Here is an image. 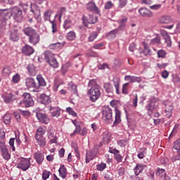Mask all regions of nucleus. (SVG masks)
<instances>
[{
  "label": "nucleus",
  "instance_id": "2",
  "mask_svg": "<svg viewBox=\"0 0 180 180\" xmlns=\"http://www.w3.org/2000/svg\"><path fill=\"white\" fill-rule=\"evenodd\" d=\"M44 60L49 64L53 68H58V62L56 58V55L50 51H46L44 53Z\"/></svg>",
  "mask_w": 180,
  "mask_h": 180
},
{
  "label": "nucleus",
  "instance_id": "6",
  "mask_svg": "<svg viewBox=\"0 0 180 180\" xmlns=\"http://www.w3.org/2000/svg\"><path fill=\"white\" fill-rule=\"evenodd\" d=\"M83 23L86 27L88 25H95L98 22V16L95 15H89L88 17L83 16Z\"/></svg>",
  "mask_w": 180,
  "mask_h": 180
},
{
  "label": "nucleus",
  "instance_id": "37",
  "mask_svg": "<svg viewBox=\"0 0 180 180\" xmlns=\"http://www.w3.org/2000/svg\"><path fill=\"white\" fill-rule=\"evenodd\" d=\"M156 175L160 178H165V176H167V173L165 172V169L158 168Z\"/></svg>",
  "mask_w": 180,
  "mask_h": 180
},
{
  "label": "nucleus",
  "instance_id": "48",
  "mask_svg": "<svg viewBox=\"0 0 180 180\" xmlns=\"http://www.w3.org/2000/svg\"><path fill=\"white\" fill-rule=\"evenodd\" d=\"M70 91L75 95H78V90L77 89V85L70 84Z\"/></svg>",
  "mask_w": 180,
  "mask_h": 180
},
{
  "label": "nucleus",
  "instance_id": "17",
  "mask_svg": "<svg viewBox=\"0 0 180 180\" xmlns=\"http://www.w3.org/2000/svg\"><path fill=\"white\" fill-rule=\"evenodd\" d=\"M25 85L27 88H36L37 89H39V86L36 84L34 79L32 77H28L25 79Z\"/></svg>",
  "mask_w": 180,
  "mask_h": 180
},
{
  "label": "nucleus",
  "instance_id": "64",
  "mask_svg": "<svg viewBox=\"0 0 180 180\" xmlns=\"http://www.w3.org/2000/svg\"><path fill=\"white\" fill-rule=\"evenodd\" d=\"M113 6V4H112V1H108L105 5V9H110Z\"/></svg>",
  "mask_w": 180,
  "mask_h": 180
},
{
  "label": "nucleus",
  "instance_id": "59",
  "mask_svg": "<svg viewBox=\"0 0 180 180\" xmlns=\"http://www.w3.org/2000/svg\"><path fill=\"white\" fill-rule=\"evenodd\" d=\"M81 133V127L79 125L76 126L75 130L72 134H70L71 136H75V134Z\"/></svg>",
  "mask_w": 180,
  "mask_h": 180
},
{
  "label": "nucleus",
  "instance_id": "40",
  "mask_svg": "<svg viewBox=\"0 0 180 180\" xmlns=\"http://www.w3.org/2000/svg\"><path fill=\"white\" fill-rule=\"evenodd\" d=\"M51 15H53V11L52 10H48L44 13V19L45 21L50 20V18H51Z\"/></svg>",
  "mask_w": 180,
  "mask_h": 180
},
{
  "label": "nucleus",
  "instance_id": "50",
  "mask_svg": "<svg viewBox=\"0 0 180 180\" xmlns=\"http://www.w3.org/2000/svg\"><path fill=\"white\" fill-rule=\"evenodd\" d=\"M12 81L14 84H18L20 81V75L19 74H15L12 79Z\"/></svg>",
  "mask_w": 180,
  "mask_h": 180
},
{
  "label": "nucleus",
  "instance_id": "53",
  "mask_svg": "<svg viewBox=\"0 0 180 180\" xmlns=\"http://www.w3.org/2000/svg\"><path fill=\"white\" fill-rule=\"evenodd\" d=\"M98 37V32H94L89 37V41H94Z\"/></svg>",
  "mask_w": 180,
  "mask_h": 180
},
{
  "label": "nucleus",
  "instance_id": "30",
  "mask_svg": "<svg viewBox=\"0 0 180 180\" xmlns=\"http://www.w3.org/2000/svg\"><path fill=\"white\" fill-rule=\"evenodd\" d=\"M147 165H137L136 167L134 168V172L135 175L137 176V175H140L141 172H143V170L144 168H146Z\"/></svg>",
  "mask_w": 180,
  "mask_h": 180
},
{
  "label": "nucleus",
  "instance_id": "62",
  "mask_svg": "<svg viewBox=\"0 0 180 180\" xmlns=\"http://www.w3.org/2000/svg\"><path fill=\"white\" fill-rule=\"evenodd\" d=\"M127 4V0H120L119 8H124Z\"/></svg>",
  "mask_w": 180,
  "mask_h": 180
},
{
  "label": "nucleus",
  "instance_id": "41",
  "mask_svg": "<svg viewBox=\"0 0 180 180\" xmlns=\"http://www.w3.org/2000/svg\"><path fill=\"white\" fill-rule=\"evenodd\" d=\"M118 32H119L118 29L113 30L107 34V37H108V39H115Z\"/></svg>",
  "mask_w": 180,
  "mask_h": 180
},
{
  "label": "nucleus",
  "instance_id": "38",
  "mask_svg": "<svg viewBox=\"0 0 180 180\" xmlns=\"http://www.w3.org/2000/svg\"><path fill=\"white\" fill-rule=\"evenodd\" d=\"M11 72V70L9 66H5L2 70V75H4V77H9Z\"/></svg>",
  "mask_w": 180,
  "mask_h": 180
},
{
  "label": "nucleus",
  "instance_id": "3",
  "mask_svg": "<svg viewBox=\"0 0 180 180\" xmlns=\"http://www.w3.org/2000/svg\"><path fill=\"white\" fill-rule=\"evenodd\" d=\"M22 96L24 98V100L21 101L19 105H22L25 108H30V106H33V105H34V101H33V98H32L30 94L24 93L22 94Z\"/></svg>",
  "mask_w": 180,
  "mask_h": 180
},
{
  "label": "nucleus",
  "instance_id": "1",
  "mask_svg": "<svg viewBox=\"0 0 180 180\" xmlns=\"http://www.w3.org/2000/svg\"><path fill=\"white\" fill-rule=\"evenodd\" d=\"M89 86H90L91 89L88 91L87 94L92 102H96L101 97V89L99 86L96 84L95 80H91L89 82Z\"/></svg>",
  "mask_w": 180,
  "mask_h": 180
},
{
  "label": "nucleus",
  "instance_id": "49",
  "mask_svg": "<svg viewBox=\"0 0 180 180\" xmlns=\"http://www.w3.org/2000/svg\"><path fill=\"white\" fill-rule=\"evenodd\" d=\"M113 84H114V86H115V89H116V92L117 94H120V91H119V86L120 85V83L119 82V80L114 79H113Z\"/></svg>",
  "mask_w": 180,
  "mask_h": 180
},
{
  "label": "nucleus",
  "instance_id": "52",
  "mask_svg": "<svg viewBox=\"0 0 180 180\" xmlns=\"http://www.w3.org/2000/svg\"><path fill=\"white\" fill-rule=\"evenodd\" d=\"M167 53L164 50H160L158 51V57L159 58H165Z\"/></svg>",
  "mask_w": 180,
  "mask_h": 180
},
{
  "label": "nucleus",
  "instance_id": "43",
  "mask_svg": "<svg viewBox=\"0 0 180 180\" xmlns=\"http://www.w3.org/2000/svg\"><path fill=\"white\" fill-rule=\"evenodd\" d=\"M95 158V154L91 153V152H87L86 155V163L88 164L90 161H92V160Z\"/></svg>",
  "mask_w": 180,
  "mask_h": 180
},
{
  "label": "nucleus",
  "instance_id": "15",
  "mask_svg": "<svg viewBox=\"0 0 180 180\" xmlns=\"http://www.w3.org/2000/svg\"><path fill=\"white\" fill-rule=\"evenodd\" d=\"M86 9L87 11H90L91 12H94L95 13H97L99 15V8L96 6V4H95V2L90 1L86 4Z\"/></svg>",
  "mask_w": 180,
  "mask_h": 180
},
{
  "label": "nucleus",
  "instance_id": "22",
  "mask_svg": "<svg viewBox=\"0 0 180 180\" xmlns=\"http://www.w3.org/2000/svg\"><path fill=\"white\" fill-rule=\"evenodd\" d=\"M15 97L13 96V94L12 93H4L3 94V99L6 103H11L12 101H13V98Z\"/></svg>",
  "mask_w": 180,
  "mask_h": 180
},
{
  "label": "nucleus",
  "instance_id": "26",
  "mask_svg": "<svg viewBox=\"0 0 180 180\" xmlns=\"http://www.w3.org/2000/svg\"><path fill=\"white\" fill-rule=\"evenodd\" d=\"M58 172H59V175H60V176H61V178H63V179H65V178H67V175H68V172H67V168L65 167V166L62 165L59 168Z\"/></svg>",
  "mask_w": 180,
  "mask_h": 180
},
{
  "label": "nucleus",
  "instance_id": "21",
  "mask_svg": "<svg viewBox=\"0 0 180 180\" xmlns=\"http://www.w3.org/2000/svg\"><path fill=\"white\" fill-rule=\"evenodd\" d=\"M22 51L25 54V56H32V53H34V49L29 45H25L22 47Z\"/></svg>",
  "mask_w": 180,
  "mask_h": 180
},
{
  "label": "nucleus",
  "instance_id": "61",
  "mask_svg": "<svg viewBox=\"0 0 180 180\" xmlns=\"http://www.w3.org/2000/svg\"><path fill=\"white\" fill-rule=\"evenodd\" d=\"M161 39L159 37H156L150 41L151 44H160Z\"/></svg>",
  "mask_w": 180,
  "mask_h": 180
},
{
  "label": "nucleus",
  "instance_id": "33",
  "mask_svg": "<svg viewBox=\"0 0 180 180\" xmlns=\"http://www.w3.org/2000/svg\"><path fill=\"white\" fill-rule=\"evenodd\" d=\"M72 26V20L71 18H68L65 20L64 23H63V29L65 30H68V29H71Z\"/></svg>",
  "mask_w": 180,
  "mask_h": 180
},
{
  "label": "nucleus",
  "instance_id": "42",
  "mask_svg": "<svg viewBox=\"0 0 180 180\" xmlns=\"http://www.w3.org/2000/svg\"><path fill=\"white\" fill-rule=\"evenodd\" d=\"M76 37H77V35L75 34L74 31H70L67 34L68 40H70V41L75 40Z\"/></svg>",
  "mask_w": 180,
  "mask_h": 180
},
{
  "label": "nucleus",
  "instance_id": "31",
  "mask_svg": "<svg viewBox=\"0 0 180 180\" xmlns=\"http://www.w3.org/2000/svg\"><path fill=\"white\" fill-rule=\"evenodd\" d=\"M28 72L32 77H34L37 74V70H36V66L33 64H30L27 66Z\"/></svg>",
  "mask_w": 180,
  "mask_h": 180
},
{
  "label": "nucleus",
  "instance_id": "12",
  "mask_svg": "<svg viewBox=\"0 0 180 180\" xmlns=\"http://www.w3.org/2000/svg\"><path fill=\"white\" fill-rule=\"evenodd\" d=\"M158 98L155 97H153L150 99V103L148 104L147 110H150V112H153V110L157 109L158 108Z\"/></svg>",
  "mask_w": 180,
  "mask_h": 180
},
{
  "label": "nucleus",
  "instance_id": "56",
  "mask_svg": "<svg viewBox=\"0 0 180 180\" xmlns=\"http://www.w3.org/2000/svg\"><path fill=\"white\" fill-rule=\"evenodd\" d=\"M50 172L48 171H44V172L42 173V178L44 180H46L48 179V178H49L50 176Z\"/></svg>",
  "mask_w": 180,
  "mask_h": 180
},
{
  "label": "nucleus",
  "instance_id": "19",
  "mask_svg": "<svg viewBox=\"0 0 180 180\" xmlns=\"http://www.w3.org/2000/svg\"><path fill=\"white\" fill-rule=\"evenodd\" d=\"M29 41L31 44L36 46L40 41V35L37 32L33 34L29 37Z\"/></svg>",
  "mask_w": 180,
  "mask_h": 180
},
{
  "label": "nucleus",
  "instance_id": "47",
  "mask_svg": "<svg viewBox=\"0 0 180 180\" xmlns=\"http://www.w3.org/2000/svg\"><path fill=\"white\" fill-rule=\"evenodd\" d=\"M46 133V129L43 127H40L37 131L36 136H43V134Z\"/></svg>",
  "mask_w": 180,
  "mask_h": 180
},
{
  "label": "nucleus",
  "instance_id": "5",
  "mask_svg": "<svg viewBox=\"0 0 180 180\" xmlns=\"http://www.w3.org/2000/svg\"><path fill=\"white\" fill-rule=\"evenodd\" d=\"M163 104L165 105V113H166L165 116L168 119L172 116V110H174V105L172 104V102L171 101H165L163 102Z\"/></svg>",
  "mask_w": 180,
  "mask_h": 180
},
{
  "label": "nucleus",
  "instance_id": "27",
  "mask_svg": "<svg viewBox=\"0 0 180 180\" xmlns=\"http://www.w3.org/2000/svg\"><path fill=\"white\" fill-rule=\"evenodd\" d=\"M125 79L127 81H129L130 82H138L140 83L141 82V77H136V76H130L127 75L125 76Z\"/></svg>",
  "mask_w": 180,
  "mask_h": 180
},
{
  "label": "nucleus",
  "instance_id": "35",
  "mask_svg": "<svg viewBox=\"0 0 180 180\" xmlns=\"http://www.w3.org/2000/svg\"><path fill=\"white\" fill-rule=\"evenodd\" d=\"M37 79L39 82V86H46V80L44 79V78H43V76H41V75H38L37 76Z\"/></svg>",
  "mask_w": 180,
  "mask_h": 180
},
{
  "label": "nucleus",
  "instance_id": "32",
  "mask_svg": "<svg viewBox=\"0 0 180 180\" xmlns=\"http://www.w3.org/2000/svg\"><path fill=\"white\" fill-rule=\"evenodd\" d=\"M35 139L40 147H44V146H46V138L39 135H35Z\"/></svg>",
  "mask_w": 180,
  "mask_h": 180
},
{
  "label": "nucleus",
  "instance_id": "58",
  "mask_svg": "<svg viewBox=\"0 0 180 180\" xmlns=\"http://www.w3.org/2000/svg\"><path fill=\"white\" fill-rule=\"evenodd\" d=\"M65 12H67V10L65 7H62L60 8V11L59 13V20H61V18H63V15H65Z\"/></svg>",
  "mask_w": 180,
  "mask_h": 180
},
{
  "label": "nucleus",
  "instance_id": "57",
  "mask_svg": "<svg viewBox=\"0 0 180 180\" xmlns=\"http://www.w3.org/2000/svg\"><path fill=\"white\" fill-rule=\"evenodd\" d=\"M98 171H103L105 168H106V164L101 163L100 165H97L96 166Z\"/></svg>",
  "mask_w": 180,
  "mask_h": 180
},
{
  "label": "nucleus",
  "instance_id": "45",
  "mask_svg": "<svg viewBox=\"0 0 180 180\" xmlns=\"http://www.w3.org/2000/svg\"><path fill=\"white\" fill-rule=\"evenodd\" d=\"M11 114H6L4 116L3 120H4V123H5V124H11Z\"/></svg>",
  "mask_w": 180,
  "mask_h": 180
},
{
  "label": "nucleus",
  "instance_id": "11",
  "mask_svg": "<svg viewBox=\"0 0 180 180\" xmlns=\"http://www.w3.org/2000/svg\"><path fill=\"white\" fill-rule=\"evenodd\" d=\"M12 14L8 11L7 9L0 10V22H3V25H6V20L11 18Z\"/></svg>",
  "mask_w": 180,
  "mask_h": 180
},
{
  "label": "nucleus",
  "instance_id": "63",
  "mask_svg": "<svg viewBox=\"0 0 180 180\" xmlns=\"http://www.w3.org/2000/svg\"><path fill=\"white\" fill-rule=\"evenodd\" d=\"M50 23H52V32L56 33L57 32V24L54 21H50Z\"/></svg>",
  "mask_w": 180,
  "mask_h": 180
},
{
  "label": "nucleus",
  "instance_id": "14",
  "mask_svg": "<svg viewBox=\"0 0 180 180\" xmlns=\"http://www.w3.org/2000/svg\"><path fill=\"white\" fill-rule=\"evenodd\" d=\"M102 139L103 143L105 144H108V143H109V141H110L112 139V134L109 131L103 129L102 134Z\"/></svg>",
  "mask_w": 180,
  "mask_h": 180
},
{
  "label": "nucleus",
  "instance_id": "51",
  "mask_svg": "<svg viewBox=\"0 0 180 180\" xmlns=\"http://www.w3.org/2000/svg\"><path fill=\"white\" fill-rule=\"evenodd\" d=\"M126 22H127V18L124 17L120 22V26L118 27V29H123L124 26H126Z\"/></svg>",
  "mask_w": 180,
  "mask_h": 180
},
{
  "label": "nucleus",
  "instance_id": "29",
  "mask_svg": "<svg viewBox=\"0 0 180 180\" xmlns=\"http://www.w3.org/2000/svg\"><path fill=\"white\" fill-rule=\"evenodd\" d=\"M23 32L26 36L30 37L36 33V30L32 28L31 27H27L23 29Z\"/></svg>",
  "mask_w": 180,
  "mask_h": 180
},
{
  "label": "nucleus",
  "instance_id": "39",
  "mask_svg": "<svg viewBox=\"0 0 180 180\" xmlns=\"http://www.w3.org/2000/svg\"><path fill=\"white\" fill-rule=\"evenodd\" d=\"M104 89L107 94H112L113 93V86L110 83H105L104 84Z\"/></svg>",
  "mask_w": 180,
  "mask_h": 180
},
{
  "label": "nucleus",
  "instance_id": "60",
  "mask_svg": "<svg viewBox=\"0 0 180 180\" xmlns=\"http://www.w3.org/2000/svg\"><path fill=\"white\" fill-rule=\"evenodd\" d=\"M172 81H173L174 84H179V82H180L179 76H178L177 75H173Z\"/></svg>",
  "mask_w": 180,
  "mask_h": 180
},
{
  "label": "nucleus",
  "instance_id": "9",
  "mask_svg": "<svg viewBox=\"0 0 180 180\" xmlns=\"http://www.w3.org/2000/svg\"><path fill=\"white\" fill-rule=\"evenodd\" d=\"M30 8V11L32 12V13L34 15V18L38 22V23H40V22H41V14L40 13V9L36 4H31Z\"/></svg>",
  "mask_w": 180,
  "mask_h": 180
},
{
  "label": "nucleus",
  "instance_id": "4",
  "mask_svg": "<svg viewBox=\"0 0 180 180\" xmlns=\"http://www.w3.org/2000/svg\"><path fill=\"white\" fill-rule=\"evenodd\" d=\"M103 119L106 123H112L113 120H112V109L109 107H105L103 109Z\"/></svg>",
  "mask_w": 180,
  "mask_h": 180
},
{
  "label": "nucleus",
  "instance_id": "46",
  "mask_svg": "<svg viewBox=\"0 0 180 180\" xmlns=\"http://www.w3.org/2000/svg\"><path fill=\"white\" fill-rule=\"evenodd\" d=\"M63 46H64L63 44H61L60 42H57V43H55V44H51L49 46V47L52 50H56V49H60V47H63Z\"/></svg>",
  "mask_w": 180,
  "mask_h": 180
},
{
  "label": "nucleus",
  "instance_id": "16",
  "mask_svg": "<svg viewBox=\"0 0 180 180\" xmlns=\"http://www.w3.org/2000/svg\"><path fill=\"white\" fill-rule=\"evenodd\" d=\"M139 13L143 18H153V13L146 8H142L139 10Z\"/></svg>",
  "mask_w": 180,
  "mask_h": 180
},
{
  "label": "nucleus",
  "instance_id": "23",
  "mask_svg": "<svg viewBox=\"0 0 180 180\" xmlns=\"http://www.w3.org/2000/svg\"><path fill=\"white\" fill-rule=\"evenodd\" d=\"M122 112H120V110H119L117 108H115V117L114 121V126H116L117 124H119L120 122H122Z\"/></svg>",
  "mask_w": 180,
  "mask_h": 180
},
{
  "label": "nucleus",
  "instance_id": "54",
  "mask_svg": "<svg viewBox=\"0 0 180 180\" xmlns=\"http://www.w3.org/2000/svg\"><path fill=\"white\" fill-rule=\"evenodd\" d=\"M127 86H129V83H125L122 86V92L124 95H127V94H129V91H127Z\"/></svg>",
  "mask_w": 180,
  "mask_h": 180
},
{
  "label": "nucleus",
  "instance_id": "44",
  "mask_svg": "<svg viewBox=\"0 0 180 180\" xmlns=\"http://www.w3.org/2000/svg\"><path fill=\"white\" fill-rule=\"evenodd\" d=\"M146 154H147V148H143L138 154V158L140 160H143V158H144V157H146Z\"/></svg>",
  "mask_w": 180,
  "mask_h": 180
},
{
  "label": "nucleus",
  "instance_id": "13",
  "mask_svg": "<svg viewBox=\"0 0 180 180\" xmlns=\"http://www.w3.org/2000/svg\"><path fill=\"white\" fill-rule=\"evenodd\" d=\"M37 117L41 123H44V124H49V122H50V118H49L45 113L37 112Z\"/></svg>",
  "mask_w": 180,
  "mask_h": 180
},
{
  "label": "nucleus",
  "instance_id": "18",
  "mask_svg": "<svg viewBox=\"0 0 180 180\" xmlns=\"http://www.w3.org/2000/svg\"><path fill=\"white\" fill-rule=\"evenodd\" d=\"M49 111L51 112V116L53 117H58L61 115V108L58 107L51 106L49 108Z\"/></svg>",
  "mask_w": 180,
  "mask_h": 180
},
{
  "label": "nucleus",
  "instance_id": "20",
  "mask_svg": "<svg viewBox=\"0 0 180 180\" xmlns=\"http://www.w3.org/2000/svg\"><path fill=\"white\" fill-rule=\"evenodd\" d=\"M161 34L164 38L167 46H168V47H171L172 42L171 41V37H169L168 32H167L166 31H162Z\"/></svg>",
  "mask_w": 180,
  "mask_h": 180
},
{
  "label": "nucleus",
  "instance_id": "10",
  "mask_svg": "<svg viewBox=\"0 0 180 180\" xmlns=\"http://www.w3.org/2000/svg\"><path fill=\"white\" fill-rule=\"evenodd\" d=\"M17 168L22 171H27L30 168V161L25 158L20 159V162L17 164Z\"/></svg>",
  "mask_w": 180,
  "mask_h": 180
},
{
  "label": "nucleus",
  "instance_id": "24",
  "mask_svg": "<svg viewBox=\"0 0 180 180\" xmlns=\"http://www.w3.org/2000/svg\"><path fill=\"white\" fill-rule=\"evenodd\" d=\"M40 99L41 103L43 105H49V103H51V99L50 97L44 94L40 96Z\"/></svg>",
  "mask_w": 180,
  "mask_h": 180
},
{
  "label": "nucleus",
  "instance_id": "8",
  "mask_svg": "<svg viewBox=\"0 0 180 180\" xmlns=\"http://www.w3.org/2000/svg\"><path fill=\"white\" fill-rule=\"evenodd\" d=\"M0 150L1 151V156L3 157L4 160H11V154L8 151V147L5 144L4 141L0 142Z\"/></svg>",
  "mask_w": 180,
  "mask_h": 180
},
{
  "label": "nucleus",
  "instance_id": "55",
  "mask_svg": "<svg viewBox=\"0 0 180 180\" xmlns=\"http://www.w3.org/2000/svg\"><path fill=\"white\" fill-rule=\"evenodd\" d=\"M66 110L68 112H69V115H71L72 116H77V112L72 110V108L71 107H68L66 108Z\"/></svg>",
  "mask_w": 180,
  "mask_h": 180
},
{
  "label": "nucleus",
  "instance_id": "28",
  "mask_svg": "<svg viewBox=\"0 0 180 180\" xmlns=\"http://www.w3.org/2000/svg\"><path fill=\"white\" fill-rule=\"evenodd\" d=\"M34 158L37 162V164L40 165L43 162V160H44V155L40 152H37L34 153Z\"/></svg>",
  "mask_w": 180,
  "mask_h": 180
},
{
  "label": "nucleus",
  "instance_id": "25",
  "mask_svg": "<svg viewBox=\"0 0 180 180\" xmlns=\"http://www.w3.org/2000/svg\"><path fill=\"white\" fill-rule=\"evenodd\" d=\"M172 22V18L169 15H162L159 18V22L161 24H168Z\"/></svg>",
  "mask_w": 180,
  "mask_h": 180
},
{
  "label": "nucleus",
  "instance_id": "34",
  "mask_svg": "<svg viewBox=\"0 0 180 180\" xmlns=\"http://www.w3.org/2000/svg\"><path fill=\"white\" fill-rule=\"evenodd\" d=\"M10 39L13 41H18V40H19V34H18V30H15L11 32Z\"/></svg>",
  "mask_w": 180,
  "mask_h": 180
},
{
  "label": "nucleus",
  "instance_id": "7",
  "mask_svg": "<svg viewBox=\"0 0 180 180\" xmlns=\"http://www.w3.org/2000/svg\"><path fill=\"white\" fill-rule=\"evenodd\" d=\"M11 15H13L16 22H22V20H23L22 10L18 7H14L11 9Z\"/></svg>",
  "mask_w": 180,
  "mask_h": 180
},
{
  "label": "nucleus",
  "instance_id": "36",
  "mask_svg": "<svg viewBox=\"0 0 180 180\" xmlns=\"http://www.w3.org/2000/svg\"><path fill=\"white\" fill-rule=\"evenodd\" d=\"M144 50L143 51L145 56H151V49H150V46L146 43L143 42Z\"/></svg>",
  "mask_w": 180,
  "mask_h": 180
}]
</instances>
